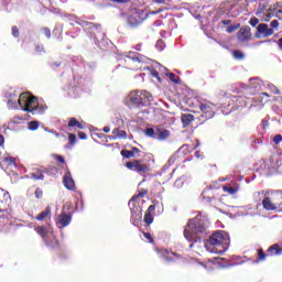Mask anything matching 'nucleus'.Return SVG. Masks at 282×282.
Returning a JSON list of instances; mask_svg holds the SVG:
<instances>
[{"instance_id":"nucleus-44","label":"nucleus","mask_w":282,"mask_h":282,"mask_svg":"<svg viewBox=\"0 0 282 282\" xmlns=\"http://www.w3.org/2000/svg\"><path fill=\"white\" fill-rule=\"evenodd\" d=\"M0 219H10V212L0 210Z\"/></svg>"},{"instance_id":"nucleus-63","label":"nucleus","mask_w":282,"mask_h":282,"mask_svg":"<svg viewBox=\"0 0 282 282\" xmlns=\"http://www.w3.org/2000/svg\"><path fill=\"white\" fill-rule=\"evenodd\" d=\"M154 3H165L166 0H152Z\"/></svg>"},{"instance_id":"nucleus-41","label":"nucleus","mask_w":282,"mask_h":282,"mask_svg":"<svg viewBox=\"0 0 282 282\" xmlns=\"http://www.w3.org/2000/svg\"><path fill=\"white\" fill-rule=\"evenodd\" d=\"M177 160H180V155L173 154V155L169 159L167 164H169L170 166H172L173 164H175V162H177Z\"/></svg>"},{"instance_id":"nucleus-28","label":"nucleus","mask_w":282,"mask_h":282,"mask_svg":"<svg viewBox=\"0 0 282 282\" xmlns=\"http://www.w3.org/2000/svg\"><path fill=\"white\" fill-rule=\"evenodd\" d=\"M68 127H77V129H85V126H83V123H80V121H78L76 118H70L68 121Z\"/></svg>"},{"instance_id":"nucleus-23","label":"nucleus","mask_w":282,"mask_h":282,"mask_svg":"<svg viewBox=\"0 0 282 282\" xmlns=\"http://www.w3.org/2000/svg\"><path fill=\"white\" fill-rule=\"evenodd\" d=\"M50 215H52V208H50V206H47L43 212H41L36 217L35 219L37 221H44V219L46 217H50Z\"/></svg>"},{"instance_id":"nucleus-42","label":"nucleus","mask_w":282,"mask_h":282,"mask_svg":"<svg viewBox=\"0 0 282 282\" xmlns=\"http://www.w3.org/2000/svg\"><path fill=\"white\" fill-rule=\"evenodd\" d=\"M29 129L30 131H36V129H39V121H30Z\"/></svg>"},{"instance_id":"nucleus-48","label":"nucleus","mask_w":282,"mask_h":282,"mask_svg":"<svg viewBox=\"0 0 282 282\" xmlns=\"http://www.w3.org/2000/svg\"><path fill=\"white\" fill-rule=\"evenodd\" d=\"M11 34L14 39H19V26H12Z\"/></svg>"},{"instance_id":"nucleus-26","label":"nucleus","mask_w":282,"mask_h":282,"mask_svg":"<svg viewBox=\"0 0 282 282\" xmlns=\"http://www.w3.org/2000/svg\"><path fill=\"white\" fill-rule=\"evenodd\" d=\"M145 195H149V191L148 189H141L137 195H134L128 203L129 206H131V204H133V202H135L137 199H139V197H145Z\"/></svg>"},{"instance_id":"nucleus-39","label":"nucleus","mask_w":282,"mask_h":282,"mask_svg":"<svg viewBox=\"0 0 282 282\" xmlns=\"http://www.w3.org/2000/svg\"><path fill=\"white\" fill-rule=\"evenodd\" d=\"M41 32L46 36V39H52V30H50V28L44 26L41 29Z\"/></svg>"},{"instance_id":"nucleus-51","label":"nucleus","mask_w":282,"mask_h":282,"mask_svg":"<svg viewBox=\"0 0 282 282\" xmlns=\"http://www.w3.org/2000/svg\"><path fill=\"white\" fill-rule=\"evenodd\" d=\"M273 142H274V144H281V142H282V135H281V134H275V135L273 137Z\"/></svg>"},{"instance_id":"nucleus-8","label":"nucleus","mask_w":282,"mask_h":282,"mask_svg":"<svg viewBox=\"0 0 282 282\" xmlns=\"http://www.w3.org/2000/svg\"><path fill=\"white\" fill-rule=\"evenodd\" d=\"M257 32H258L256 33L257 39H268L269 36H272V34H274V30L270 29V26H268V24L265 23H260L257 26Z\"/></svg>"},{"instance_id":"nucleus-14","label":"nucleus","mask_w":282,"mask_h":282,"mask_svg":"<svg viewBox=\"0 0 282 282\" xmlns=\"http://www.w3.org/2000/svg\"><path fill=\"white\" fill-rule=\"evenodd\" d=\"M139 96L141 99L142 107H149V105H151V102L153 100V95H151V93H149L147 90H140Z\"/></svg>"},{"instance_id":"nucleus-6","label":"nucleus","mask_w":282,"mask_h":282,"mask_svg":"<svg viewBox=\"0 0 282 282\" xmlns=\"http://www.w3.org/2000/svg\"><path fill=\"white\" fill-rule=\"evenodd\" d=\"M77 25H80L86 32H89L94 39L102 32V25L89 21L82 20L80 22H77Z\"/></svg>"},{"instance_id":"nucleus-18","label":"nucleus","mask_w":282,"mask_h":282,"mask_svg":"<svg viewBox=\"0 0 282 282\" xmlns=\"http://www.w3.org/2000/svg\"><path fill=\"white\" fill-rule=\"evenodd\" d=\"M44 242L46 243L47 248H51V250H58L61 248V243L52 234L48 235L46 241Z\"/></svg>"},{"instance_id":"nucleus-34","label":"nucleus","mask_w":282,"mask_h":282,"mask_svg":"<svg viewBox=\"0 0 282 282\" xmlns=\"http://www.w3.org/2000/svg\"><path fill=\"white\" fill-rule=\"evenodd\" d=\"M239 28H241V24H239V23L229 25V26H227L226 32H227V34H232V32H237V30Z\"/></svg>"},{"instance_id":"nucleus-4","label":"nucleus","mask_w":282,"mask_h":282,"mask_svg":"<svg viewBox=\"0 0 282 282\" xmlns=\"http://www.w3.org/2000/svg\"><path fill=\"white\" fill-rule=\"evenodd\" d=\"M150 14V12L142 9H134L128 15V24L130 25V28H138V25H142V23H144V21L149 19Z\"/></svg>"},{"instance_id":"nucleus-24","label":"nucleus","mask_w":282,"mask_h":282,"mask_svg":"<svg viewBox=\"0 0 282 282\" xmlns=\"http://www.w3.org/2000/svg\"><path fill=\"white\" fill-rule=\"evenodd\" d=\"M181 120L183 122V127H188L193 120H195V116L187 113V115H182Z\"/></svg>"},{"instance_id":"nucleus-57","label":"nucleus","mask_w":282,"mask_h":282,"mask_svg":"<svg viewBox=\"0 0 282 282\" xmlns=\"http://www.w3.org/2000/svg\"><path fill=\"white\" fill-rule=\"evenodd\" d=\"M35 52L37 53L45 52V47L43 45H35Z\"/></svg>"},{"instance_id":"nucleus-36","label":"nucleus","mask_w":282,"mask_h":282,"mask_svg":"<svg viewBox=\"0 0 282 282\" xmlns=\"http://www.w3.org/2000/svg\"><path fill=\"white\" fill-rule=\"evenodd\" d=\"M121 155L127 160H131V158H134L133 152L131 150H121Z\"/></svg>"},{"instance_id":"nucleus-25","label":"nucleus","mask_w":282,"mask_h":282,"mask_svg":"<svg viewBox=\"0 0 282 282\" xmlns=\"http://www.w3.org/2000/svg\"><path fill=\"white\" fill-rule=\"evenodd\" d=\"M35 232H37V235H41L44 241H47V238L50 237V235L47 234V229L45 227L43 226L36 227Z\"/></svg>"},{"instance_id":"nucleus-11","label":"nucleus","mask_w":282,"mask_h":282,"mask_svg":"<svg viewBox=\"0 0 282 282\" xmlns=\"http://www.w3.org/2000/svg\"><path fill=\"white\" fill-rule=\"evenodd\" d=\"M126 63L128 65H131V63H147V57L144 55L139 54V53L130 52L126 56Z\"/></svg>"},{"instance_id":"nucleus-7","label":"nucleus","mask_w":282,"mask_h":282,"mask_svg":"<svg viewBox=\"0 0 282 282\" xmlns=\"http://www.w3.org/2000/svg\"><path fill=\"white\" fill-rule=\"evenodd\" d=\"M199 109L202 111V118L205 120H210V118L215 117V104L210 101H203L199 104Z\"/></svg>"},{"instance_id":"nucleus-3","label":"nucleus","mask_w":282,"mask_h":282,"mask_svg":"<svg viewBox=\"0 0 282 282\" xmlns=\"http://www.w3.org/2000/svg\"><path fill=\"white\" fill-rule=\"evenodd\" d=\"M144 134L148 138L159 140L160 142H164V140H169V138H171V131H169L163 126H154V128H147L144 130Z\"/></svg>"},{"instance_id":"nucleus-40","label":"nucleus","mask_w":282,"mask_h":282,"mask_svg":"<svg viewBox=\"0 0 282 282\" xmlns=\"http://www.w3.org/2000/svg\"><path fill=\"white\" fill-rule=\"evenodd\" d=\"M232 56L235 58H237L238 61H242V58L245 57L243 52H241V51H234Z\"/></svg>"},{"instance_id":"nucleus-53","label":"nucleus","mask_w":282,"mask_h":282,"mask_svg":"<svg viewBox=\"0 0 282 282\" xmlns=\"http://www.w3.org/2000/svg\"><path fill=\"white\" fill-rule=\"evenodd\" d=\"M4 162H7V164H17V159L8 156L4 159Z\"/></svg>"},{"instance_id":"nucleus-62","label":"nucleus","mask_w":282,"mask_h":282,"mask_svg":"<svg viewBox=\"0 0 282 282\" xmlns=\"http://www.w3.org/2000/svg\"><path fill=\"white\" fill-rule=\"evenodd\" d=\"M109 131H111L109 127H104V133H109Z\"/></svg>"},{"instance_id":"nucleus-16","label":"nucleus","mask_w":282,"mask_h":282,"mask_svg":"<svg viewBox=\"0 0 282 282\" xmlns=\"http://www.w3.org/2000/svg\"><path fill=\"white\" fill-rule=\"evenodd\" d=\"M273 198V204L275 206V210H278V213H282V189H278L274 192V194L272 195Z\"/></svg>"},{"instance_id":"nucleus-20","label":"nucleus","mask_w":282,"mask_h":282,"mask_svg":"<svg viewBox=\"0 0 282 282\" xmlns=\"http://www.w3.org/2000/svg\"><path fill=\"white\" fill-rule=\"evenodd\" d=\"M140 98V91L134 90L130 94L129 101L131 105H134V107H142V100Z\"/></svg>"},{"instance_id":"nucleus-59","label":"nucleus","mask_w":282,"mask_h":282,"mask_svg":"<svg viewBox=\"0 0 282 282\" xmlns=\"http://www.w3.org/2000/svg\"><path fill=\"white\" fill-rule=\"evenodd\" d=\"M78 138H79L80 140H87V133H85V132H78Z\"/></svg>"},{"instance_id":"nucleus-10","label":"nucleus","mask_w":282,"mask_h":282,"mask_svg":"<svg viewBox=\"0 0 282 282\" xmlns=\"http://www.w3.org/2000/svg\"><path fill=\"white\" fill-rule=\"evenodd\" d=\"M22 111H26V113L39 111V99L35 96H31Z\"/></svg>"},{"instance_id":"nucleus-27","label":"nucleus","mask_w":282,"mask_h":282,"mask_svg":"<svg viewBox=\"0 0 282 282\" xmlns=\"http://www.w3.org/2000/svg\"><path fill=\"white\" fill-rule=\"evenodd\" d=\"M112 135L115 138H120V139H123V140H127V131L124 130H119L118 128H115L112 130Z\"/></svg>"},{"instance_id":"nucleus-43","label":"nucleus","mask_w":282,"mask_h":282,"mask_svg":"<svg viewBox=\"0 0 282 282\" xmlns=\"http://www.w3.org/2000/svg\"><path fill=\"white\" fill-rule=\"evenodd\" d=\"M34 195L36 197V199H43V189H41L40 187H37L34 192Z\"/></svg>"},{"instance_id":"nucleus-2","label":"nucleus","mask_w":282,"mask_h":282,"mask_svg":"<svg viewBox=\"0 0 282 282\" xmlns=\"http://www.w3.org/2000/svg\"><path fill=\"white\" fill-rule=\"evenodd\" d=\"M183 235L189 243H198V241H202L198 235H206V225L202 216L189 219L184 228Z\"/></svg>"},{"instance_id":"nucleus-54","label":"nucleus","mask_w":282,"mask_h":282,"mask_svg":"<svg viewBox=\"0 0 282 282\" xmlns=\"http://www.w3.org/2000/svg\"><path fill=\"white\" fill-rule=\"evenodd\" d=\"M183 151V155H187L188 153V145H183L182 148H180L177 153H182Z\"/></svg>"},{"instance_id":"nucleus-9","label":"nucleus","mask_w":282,"mask_h":282,"mask_svg":"<svg viewBox=\"0 0 282 282\" xmlns=\"http://www.w3.org/2000/svg\"><path fill=\"white\" fill-rule=\"evenodd\" d=\"M237 39L240 43H248L252 39L250 26H242L237 33Z\"/></svg>"},{"instance_id":"nucleus-61","label":"nucleus","mask_w":282,"mask_h":282,"mask_svg":"<svg viewBox=\"0 0 282 282\" xmlns=\"http://www.w3.org/2000/svg\"><path fill=\"white\" fill-rule=\"evenodd\" d=\"M131 151H132L134 158H135V153H140V149H138L135 147H133Z\"/></svg>"},{"instance_id":"nucleus-64","label":"nucleus","mask_w":282,"mask_h":282,"mask_svg":"<svg viewBox=\"0 0 282 282\" xmlns=\"http://www.w3.org/2000/svg\"><path fill=\"white\" fill-rule=\"evenodd\" d=\"M278 45H279L280 50H282V37L278 40Z\"/></svg>"},{"instance_id":"nucleus-12","label":"nucleus","mask_w":282,"mask_h":282,"mask_svg":"<svg viewBox=\"0 0 282 282\" xmlns=\"http://www.w3.org/2000/svg\"><path fill=\"white\" fill-rule=\"evenodd\" d=\"M56 224L58 228H66V226H69V224H72V214L63 212L58 216Z\"/></svg>"},{"instance_id":"nucleus-33","label":"nucleus","mask_w":282,"mask_h":282,"mask_svg":"<svg viewBox=\"0 0 282 282\" xmlns=\"http://www.w3.org/2000/svg\"><path fill=\"white\" fill-rule=\"evenodd\" d=\"M152 204H153V205H150V206L148 207V209H147L145 213H147L148 215H152V216H153V215H155V207L158 206V204H160V202L153 200Z\"/></svg>"},{"instance_id":"nucleus-32","label":"nucleus","mask_w":282,"mask_h":282,"mask_svg":"<svg viewBox=\"0 0 282 282\" xmlns=\"http://www.w3.org/2000/svg\"><path fill=\"white\" fill-rule=\"evenodd\" d=\"M152 204H153V205H150V206L148 207V209H147L145 213H147L148 215H152V216H153V215H155V207L158 206V204H160V202L153 200Z\"/></svg>"},{"instance_id":"nucleus-17","label":"nucleus","mask_w":282,"mask_h":282,"mask_svg":"<svg viewBox=\"0 0 282 282\" xmlns=\"http://www.w3.org/2000/svg\"><path fill=\"white\" fill-rule=\"evenodd\" d=\"M64 186L67 191H76V183H74V178H72V173L69 171L64 175Z\"/></svg>"},{"instance_id":"nucleus-5","label":"nucleus","mask_w":282,"mask_h":282,"mask_svg":"<svg viewBox=\"0 0 282 282\" xmlns=\"http://www.w3.org/2000/svg\"><path fill=\"white\" fill-rule=\"evenodd\" d=\"M126 166L129 171H134L135 173H139V175H144V173H149V171H151V165L143 163L140 160L127 162Z\"/></svg>"},{"instance_id":"nucleus-29","label":"nucleus","mask_w":282,"mask_h":282,"mask_svg":"<svg viewBox=\"0 0 282 282\" xmlns=\"http://www.w3.org/2000/svg\"><path fill=\"white\" fill-rule=\"evenodd\" d=\"M68 127H77V129H85V126H83V123H80V121H78L76 118H70L68 121Z\"/></svg>"},{"instance_id":"nucleus-30","label":"nucleus","mask_w":282,"mask_h":282,"mask_svg":"<svg viewBox=\"0 0 282 282\" xmlns=\"http://www.w3.org/2000/svg\"><path fill=\"white\" fill-rule=\"evenodd\" d=\"M165 76H169L170 80L174 85H180L182 83V79H180V77L176 76L174 73H166Z\"/></svg>"},{"instance_id":"nucleus-45","label":"nucleus","mask_w":282,"mask_h":282,"mask_svg":"<svg viewBox=\"0 0 282 282\" xmlns=\"http://www.w3.org/2000/svg\"><path fill=\"white\" fill-rule=\"evenodd\" d=\"M249 24L251 25V28H257V25H259V18H251Z\"/></svg>"},{"instance_id":"nucleus-56","label":"nucleus","mask_w":282,"mask_h":282,"mask_svg":"<svg viewBox=\"0 0 282 282\" xmlns=\"http://www.w3.org/2000/svg\"><path fill=\"white\" fill-rule=\"evenodd\" d=\"M269 89H272L273 94H275V95L281 94V91L279 90V88H276V86H274V85H269Z\"/></svg>"},{"instance_id":"nucleus-19","label":"nucleus","mask_w":282,"mask_h":282,"mask_svg":"<svg viewBox=\"0 0 282 282\" xmlns=\"http://www.w3.org/2000/svg\"><path fill=\"white\" fill-rule=\"evenodd\" d=\"M267 252L269 253V257H281L282 247L279 243H274L268 248Z\"/></svg>"},{"instance_id":"nucleus-55","label":"nucleus","mask_w":282,"mask_h":282,"mask_svg":"<svg viewBox=\"0 0 282 282\" xmlns=\"http://www.w3.org/2000/svg\"><path fill=\"white\" fill-rule=\"evenodd\" d=\"M8 105H9L10 109H15L17 108V100L9 99Z\"/></svg>"},{"instance_id":"nucleus-1","label":"nucleus","mask_w":282,"mask_h":282,"mask_svg":"<svg viewBox=\"0 0 282 282\" xmlns=\"http://www.w3.org/2000/svg\"><path fill=\"white\" fill-rule=\"evenodd\" d=\"M228 246H230V236L224 230L212 234L205 243V248L216 254H224L228 250Z\"/></svg>"},{"instance_id":"nucleus-60","label":"nucleus","mask_w":282,"mask_h":282,"mask_svg":"<svg viewBox=\"0 0 282 282\" xmlns=\"http://www.w3.org/2000/svg\"><path fill=\"white\" fill-rule=\"evenodd\" d=\"M221 25H230L232 23V20H223L220 21Z\"/></svg>"},{"instance_id":"nucleus-50","label":"nucleus","mask_w":282,"mask_h":282,"mask_svg":"<svg viewBox=\"0 0 282 282\" xmlns=\"http://www.w3.org/2000/svg\"><path fill=\"white\" fill-rule=\"evenodd\" d=\"M151 75L153 76V78H156L159 83H162V79L160 78V73L156 69H152Z\"/></svg>"},{"instance_id":"nucleus-21","label":"nucleus","mask_w":282,"mask_h":282,"mask_svg":"<svg viewBox=\"0 0 282 282\" xmlns=\"http://www.w3.org/2000/svg\"><path fill=\"white\" fill-rule=\"evenodd\" d=\"M262 208H264V210H276V207L274 205V198L271 197H264L262 200Z\"/></svg>"},{"instance_id":"nucleus-52","label":"nucleus","mask_w":282,"mask_h":282,"mask_svg":"<svg viewBox=\"0 0 282 282\" xmlns=\"http://www.w3.org/2000/svg\"><path fill=\"white\" fill-rule=\"evenodd\" d=\"M270 26V30H276V28H279V20L271 21Z\"/></svg>"},{"instance_id":"nucleus-47","label":"nucleus","mask_w":282,"mask_h":282,"mask_svg":"<svg viewBox=\"0 0 282 282\" xmlns=\"http://www.w3.org/2000/svg\"><path fill=\"white\" fill-rule=\"evenodd\" d=\"M144 238L148 240L149 243H154L153 236H151V232H143Z\"/></svg>"},{"instance_id":"nucleus-38","label":"nucleus","mask_w":282,"mask_h":282,"mask_svg":"<svg viewBox=\"0 0 282 282\" xmlns=\"http://www.w3.org/2000/svg\"><path fill=\"white\" fill-rule=\"evenodd\" d=\"M30 175H31V180H45L43 172H37V173L32 172Z\"/></svg>"},{"instance_id":"nucleus-15","label":"nucleus","mask_w":282,"mask_h":282,"mask_svg":"<svg viewBox=\"0 0 282 282\" xmlns=\"http://www.w3.org/2000/svg\"><path fill=\"white\" fill-rule=\"evenodd\" d=\"M155 252L158 253V256L160 257V259H165V261H167V263L173 262V258H171V254H173L174 257H177V253L169 251L167 249H155Z\"/></svg>"},{"instance_id":"nucleus-49","label":"nucleus","mask_w":282,"mask_h":282,"mask_svg":"<svg viewBox=\"0 0 282 282\" xmlns=\"http://www.w3.org/2000/svg\"><path fill=\"white\" fill-rule=\"evenodd\" d=\"M68 141H69V144L72 145L76 144V134L68 133Z\"/></svg>"},{"instance_id":"nucleus-58","label":"nucleus","mask_w":282,"mask_h":282,"mask_svg":"<svg viewBox=\"0 0 282 282\" xmlns=\"http://www.w3.org/2000/svg\"><path fill=\"white\" fill-rule=\"evenodd\" d=\"M55 159H56L57 162H59L61 164H65V158H63V155H56Z\"/></svg>"},{"instance_id":"nucleus-31","label":"nucleus","mask_w":282,"mask_h":282,"mask_svg":"<svg viewBox=\"0 0 282 282\" xmlns=\"http://www.w3.org/2000/svg\"><path fill=\"white\" fill-rule=\"evenodd\" d=\"M268 257H270V254L265 253V251H263V249H258L257 263H259V261H265V259H268Z\"/></svg>"},{"instance_id":"nucleus-13","label":"nucleus","mask_w":282,"mask_h":282,"mask_svg":"<svg viewBox=\"0 0 282 282\" xmlns=\"http://www.w3.org/2000/svg\"><path fill=\"white\" fill-rule=\"evenodd\" d=\"M130 210H131V219L134 221H140L142 219V210H140V207H138V204L135 202H132L130 205Z\"/></svg>"},{"instance_id":"nucleus-37","label":"nucleus","mask_w":282,"mask_h":282,"mask_svg":"<svg viewBox=\"0 0 282 282\" xmlns=\"http://www.w3.org/2000/svg\"><path fill=\"white\" fill-rule=\"evenodd\" d=\"M143 221L147 224V226H151V224H153V215L145 213Z\"/></svg>"},{"instance_id":"nucleus-46","label":"nucleus","mask_w":282,"mask_h":282,"mask_svg":"<svg viewBox=\"0 0 282 282\" xmlns=\"http://www.w3.org/2000/svg\"><path fill=\"white\" fill-rule=\"evenodd\" d=\"M156 50H159L160 52H162V50H164V41L162 40H158L156 44H155Z\"/></svg>"},{"instance_id":"nucleus-22","label":"nucleus","mask_w":282,"mask_h":282,"mask_svg":"<svg viewBox=\"0 0 282 282\" xmlns=\"http://www.w3.org/2000/svg\"><path fill=\"white\" fill-rule=\"evenodd\" d=\"M30 95L28 93L20 94V97L18 99V105H20L21 109L23 110V107L28 105V101L30 100Z\"/></svg>"},{"instance_id":"nucleus-35","label":"nucleus","mask_w":282,"mask_h":282,"mask_svg":"<svg viewBox=\"0 0 282 282\" xmlns=\"http://www.w3.org/2000/svg\"><path fill=\"white\" fill-rule=\"evenodd\" d=\"M224 193H228L229 195H235L237 191H239L236 187H230V186H224L223 187Z\"/></svg>"}]
</instances>
